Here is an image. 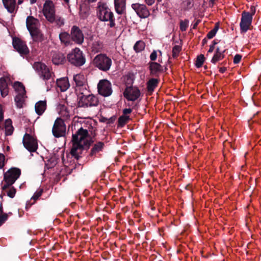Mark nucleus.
I'll return each instance as SVG.
<instances>
[{"mask_svg": "<svg viewBox=\"0 0 261 261\" xmlns=\"http://www.w3.org/2000/svg\"><path fill=\"white\" fill-rule=\"evenodd\" d=\"M242 56L239 54H237L234 56L233 58L234 64H238L241 61Z\"/></svg>", "mask_w": 261, "mask_h": 261, "instance_id": "nucleus-44", "label": "nucleus"}, {"mask_svg": "<svg viewBox=\"0 0 261 261\" xmlns=\"http://www.w3.org/2000/svg\"><path fill=\"white\" fill-rule=\"evenodd\" d=\"M97 16L101 21H109L110 28H114L115 26L113 13L106 4L102 3L98 5L97 9Z\"/></svg>", "mask_w": 261, "mask_h": 261, "instance_id": "nucleus-5", "label": "nucleus"}, {"mask_svg": "<svg viewBox=\"0 0 261 261\" xmlns=\"http://www.w3.org/2000/svg\"><path fill=\"white\" fill-rule=\"evenodd\" d=\"M226 50V49L222 50L220 47L217 46L216 48L215 54L211 60V62L216 64L218 62L223 59L225 57L224 53Z\"/></svg>", "mask_w": 261, "mask_h": 261, "instance_id": "nucleus-20", "label": "nucleus"}, {"mask_svg": "<svg viewBox=\"0 0 261 261\" xmlns=\"http://www.w3.org/2000/svg\"><path fill=\"white\" fill-rule=\"evenodd\" d=\"M191 3L190 2H188L187 3V5H188V6H190V5H191Z\"/></svg>", "mask_w": 261, "mask_h": 261, "instance_id": "nucleus-62", "label": "nucleus"}, {"mask_svg": "<svg viewBox=\"0 0 261 261\" xmlns=\"http://www.w3.org/2000/svg\"><path fill=\"white\" fill-rule=\"evenodd\" d=\"M155 0H145V3L149 6L153 5ZM158 3H160L162 0H156Z\"/></svg>", "mask_w": 261, "mask_h": 261, "instance_id": "nucleus-48", "label": "nucleus"}, {"mask_svg": "<svg viewBox=\"0 0 261 261\" xmlns=\"http://www.w3.org/2000/svg\"><path fill=\"white\" fill-rule=\"evenodd\" d=\"M4 119V113L3 112L2 108L0 105V122H2Z\"/></svg>", "mask_w": 261, "mask_h": 261, "instance_id": "nucleus-50", "label": "nucleus"}, {"mask_svg": "<svg viewBox=\"0 0 261 261\" xmlns=\"http://www.w3.org/2000/svg\"><path fill=\"white\" fill-rule=\"evenodd\" d=\"M85 94H75V102L78 100V107L88 108L97 106L99 103L98 99L93 94H89V91L83 92Z\"/></svg>", "mask_w": 261, "mask_h": 261, "instance_id": "nucleus-3", "label": "nucleus"}, {"mask_svg": "<svg viewBox=\"0 0 261 261\" xmlns=\"http://www.w3.org/2000/svg\"><path fill=\"white\" fill-rule=\"evenodd\" d=\"M43 13L46 19L50 23L55 22L58 27H61L64 24L63 19L60 17L56 16L54 6L52 2H45L43 5Z\"/></svg>", "mask_w": 261, "mask_h": 261, "instance_id": "nucleus-4", "label": "nucleus"}, {"mask_svg": "<svg viewBox=\"0 0 261 261\" xmlns=\"http://www.w3.org/2000/svg\"><path fill=\"white\" fill-rule=\"evenodd\" d=\"M132 7L140 18H146L149 15V12L144 4H133Z\"/></svg>", "mask_w": 261, "mask_h": 261, "instance_id": "nucleus-19", "label": "nucleus"}, {"mask_svg": "<svg viewBox=\"0 0 261 261\" xmlns=\"http://www.w3.org/2000/svg\"><path fill=\"white\" fill-rule=\"evenodd\" d=\"M81 16L83 17V18H85L87 16V14L86 13V11H83V10H81Z\"/></svg>", "mask_w": 261, "mask_h": 261, "instance_id": "nucleus-52", "label": "nucleus"}, {"mask_svg": "<svg viewBox=\"0 0 261 261\" xmlns=\"http://www.w3.org/2000/svg\"><path fill=\"white\" fill-rule=\"evenodd\" d=\"M59 37L61 44L66 46L71 44L72 40L71 36L68 32L64 31L60 33Z\"/></svg>", "mask_w": 261, "mask_h": 261, "instance_id": "nucleus-23", "label": "nucleus"}, {"mask_svg": "<svg viewBox=\"0 0 261 261\" xmlns=\"http://www.w3.org/2000/svg\"><path fill=\"white\" fill-rule=\"evenodd\" d=\"M93 64L100 70L107 72L111 67L112 61L111 58L106 54H100L95 57L93 60Z\"/></svg>", "mask_w": 261, "mask_h": 261, "instance_id": "nucleus-7", "label": "nucleus"}, {"mask_svg": "<svg viewBox=\"0 0 261 261\" xmlns=\"http://www.w3.org/2000/svg\"><path fill=\"white\" fill-rule=\"evenodd\" d=\"M150 75L153 77H159L161 73L164 72L162 66L155 62H149L148 64Z\"/></svg>", "mask_w": 261, "mask_h": 261, "instance_id": "nucleus-18", "label": "nucleus"}, {"mask_svg": "<svg viewBox=\"0 0 261 261\" xmlns=\"http://www.w3.org/2000/svg\"><path fill=\"white\" fill-rule=\"evenodd\" d=\"M160 82V80L156 78H151L148 80L146 83L147 90L151 94L154 91V89L158 87Z\"/></svg>", "mask_w": 261, "mask_h": 261, "instance_id": "nucleus-25", "label": "nucleus"}, {"mask_svg": "<svg viewBox=\"0 0 261 261\" xmlns=\"http://www.w3.org/2000/svg\"><path fill=\"white\" fill-rule=\"evenodd\" d=\"M108 118L102 117L100 119V121L101 122H107Z\"/></svg>", "mask_w": 261, "mask_h": 261, "instance_id": "nucleus-54", "label": "nucleus"}, {"mask_svg": "<svg viewBox=\"0 0 261 261\" xmlns=\"http://www.w3.org/2000/svg\"><path fill=\"white\" fill-rule=\"evenodd\" d=\"M242 17L240 23V30L241 33H246L250 29L251 25L252 18L249 12L245 11L242 13Z\"/></svg>", "mask_w": 261, "mask_h": 261, "instance_id": "nucleus-13", "label": "nucleus"}, {"mask_svg": "<svg viewBox=\"0 0 261 261\" xmlns=\"http://www.w3.org/2000/svg\"><path fill=\"white\" fill-rule=\"evenodd\" d=\"M26 97V94H17L14 98V101L17 108H21L23 107L24 99Z\"/></svg>", "mask_w": 261, "mask_h": 261, "instance_id": "nucleus-30", "label": "nucleus"}, {"mask_svg": "<svg viewBox=\"0 0 261 261\" xmlns=\"http://www.w3.org/2000/svg\"><path fill=\"white\" fill-rule=\"evenodd\" d=\"M124 96L129 101H135L140 96L141 92L137 87H127L123 92Z\"/></svg>", "mask_w": 261, "mask_h": 261, "instance_id": "nucleus-16", "label": "nucleus"}, {"mask_svg": "<svg viewBox=\"0 0 261 261\" xmlns=\"http://www.w3.org/2000/svg\"><path fill=\"white\" fill-rule=\"evenodd\" d=\"M189 25V21L187 19L180 21V30L182 31H186Z\"/></svg>", "mask_w": 261, "mask_h": 261, "instance_id": "nucleus-40", "label": "nucleus"}, {"mask_svg": "<svg viewBox=\"0 0 261 261\" xmlns=\"http://www.w3.org/2000/svg\"><path fill=\"white\" fill-rule=\"evenodd\" d=\"M26 27L34 41L42 42L44 40V36L40 30V23L38 19L32 16H28Z\"/></svg>", "mask_w": 261, "mask_h": 261, "instance_id": "nucleus-2", "label": "nucleus"}, {"mask_svg": "<svg viewBox=\"0 0 261 261\" xmlns=\"http://www.w3.org/2000/svg\"><path fill=\"white\" fill-rule=\"evenodd\" d=\"M88 1H89V2H95L96 0H87Z\"/></svg>", "mask_w": 261, "mask_h": 261, "instance_id": "nucleus-60", "label": "nucleus"}, {"mask_svg": "<svg viewBox=\"0 0 261 261\" xmlns=\"http://www.w3.org/2000/svg\"><path fill=\"white\" fill-rule=\"evenodd\" d=\"M199 22V20H197V21H196V22L193 24V29H195V28L197 27V25H198V24Z\"/></svg>", "mask_w": 261, "mask_h": 261, "instance_id": "nucleus-56", "label": "nucleus"}, {"mask_svg": "<svg viewBox=\"0 0 261 261\" xmlns=\"http://www.w3.org/2000/svg\"><path fill=\"white\" fill-rule=\"evenodd\" d=\"M116 117L115 116L111 117L109 119H108L107 123L108 124H113L115 121Z\"/></svg>", "mask_w": 261, "mask_h": 261, "instance_id": "nucleus-49", "label": "nucleus"}, {"mask_svg": "<svg viewBox=\"0 0 261 261\" xmlns=\"http://www.w3.org/2000/svg\"><path fill=\"white\" fill-rule=\"evenodd\" d=\"M23 144L24 147L30 152H35L38 148L37 142L31 135L25 134L23 138Z\"/></svg>", "mask_w": 261, "mask_h": 261, "instance_id": "nucleus-15", "label": "nucleus"}, {"mask_svg": "<svg viewBox=\"0 0 261 261\" xmlns=\"http://www.w3.org/2000/svg\"><path fill=\"white\" fill-rule=\"evenodd\" d=\"M37 2V0H30V3L33 4Z\"/></svg>", "mask_w": 261, "mask_h": 261, "instance_id": "nucleus-58", "label": "nucleus"}, {"mask_svg": "<svg viewBox=\"0 0 261 261\" xmlns=\"http://www.w3.org/2000/svg\"><path fill=\"white\" fill-rule=\"evenodd\" d=\"M34 68L44 80H48L50 79L52 72L45 64L41 62H36L34 64Z\"/></svg>", "mask_w": 261, "mask_h": 261, "instance_id": "nucleus-12", "label": "nucleus"}, {"mask_svg": "<svg viewBox=\"0 0 261 261\" xmlns=\"http://www.w3.org/2000/svg\"><path fill=\"white\" fill-rule=\"evenodd\" d=\"M71 40L76 44H82L84 42V36L82 31L76 25H73L70 31Z\"/></svg>", "mask_w": 261, "mask_h": 261, "instance_id": "nucleus-17", "label": "nucleus"}, {"mask_svg": "<svg viewBox=\"0 0 261 261\" xmlns=\"http://www.w3.org/2000/svg\"><path fill=\"white\" fill-rule=\"evenodd\" d=\"M14 128L12 124L11 119H7L5 121V134L6 136L11 135L13 132Z\"/></svg>", "mask_w": 261, "mask_h": 261, "instance_id": "nucleus-32", "label": "nucleus"}, {"mask_svg": "<svg viewBox=\"0 0 261 261\" xmlns=\"http://www.w3.org/2000/svg\"><path fill=\"white\" fill-rule=\"evenodd\" d=\"M255 12H256V9L255 8V7H254L253 6H251L250 9V12H249V14L251 15L252 18H253V16L255 14Z\"/></svg>", "mask_w": 261, "mask_h": 261, "instance_id": "nucleus-47", "label": "nucleus"}, {"mask_svg": "<svg viewBox=\"0 0 261 261\" xmlns=\"http://www.w3.org/2000/svg\"><path fill=\"white\" fill-rule=\"evenodd\" d=\"M145 47V43L142 40H139L135 44L134 46V49L136 53H139L143 50Z\"/></svg>", "mask_w": 261, "mask_h": 261, "instance_id": "nucleus-34", "label": "nucleus"}, {"mask_svg": "<svg viewBox=\"0 0 261 261\" xmlns=\"http://www.w3.org/2000/svg\"><path fill=\"white\" fill-rule=\"evenodd\" d=\"M64 1L66 3H68L69 2V0H64Z\"/></svg>", "mask_w": 261, "mask_h": 261, "instance_id": "nucleus-64", "label": "nucleus"}, {"mask_svg": "<svg viewBox=\"0 0 261 261\" xmlns=\"http://www.w3.org/2000/svg\"><path fill=\"white\" fill-rule=\"evenodd\" d=\"M13 87L18 94H26V91L24 85L20 82H15Z\"/></svg>", "mask_w": 261, "mask_h": 261, "instance_id": "nucleus-31", "label": "nucleus"}, {"mask_svg": "<svg viewBox=\"0 0 261 261\" xmlns=\"http://www.w3.org/2000/svg\"><path fill=\"white\" fill-rule=\"evenodd\" d=\"M130 119L129 116L121 115L118 120V127H123Z\"/></svg>", "mask_w": 261, "mask_h": 261, "instance_id": "nucleus-33", "label": "nucleus"}, {"mask_svg": "<svg viewBox=\"0 0 261 261\" xmlns=\"http://www.w3.org/2000/svg\"><path fill=\"white\" fill-rule=\"evenodd\" d=\"M157 58V53L155 50H153L150 55V62H154Z\"/></svg>", "mask_w": 261, "mask_h": 261, "instance_id": "nucleus-43", "label": "nucleus"}, {"mask_svg": "<svg viewBox=\"0 0 261 261\" xmlns=\"http://www.w3.org/2000/svg\"><path fill=\"white\" fill-rule=\"evenodd\" d=\"M219 29V23L217 22L215 23L214 28L207 33V38L209 39L213 38L216 35Z\"/></svg>", "mask_w": 261, "mask_h": 261, "instance_id": "nucleus-36", "label": "nucleus"}, {"mask_svg": "<svg viewBox=\"0 0 261 261\" xmlns=\"http://www.w3.org/2000/svg\"><path fill=\"white\" fill-rule=\"evenodd\" d=\"M132 110L130 108L124 109L123 110L122 113L123 115L127 116V115L129 114L132 113Z\"/></svg>", "mask_w": 261, "mask_h": 261, "instance_id": "nucleus-46", "label": "nucleus"}, {"mask_svg": "<svg viewBox=\"0 0 261 261\" xmlns=\"http://www.w3.org/2000/svg\"><path fill=\"white\" fill-rule=\"evenodd\" d=\"M89 137L88 131L83 127H81L75 134L72 135V147L70 153L76 160L81 157L80 154L82 153L83 150L88 149L93 142L91 138L88 139Z\"/></svg>", "mask_w": 261, "mask_h": 261, "instance_id": "nucleus-1", "label": "nucleus"}, {"mask_svg": "<svg viewBox=\"0 0 261 261\" xmlns=\"http://www.w3.org/2000/svg\"><path fill=\"white\" fill-rule=\"evenodd\" d=\"M23 0H18V5H21L23 3Z\"/></svg>", "mask_w": 261, "mask_h": 261, "instance_id": "nucleus-59", "label": "nucleus"}, {"mask_svg": "<svg viewBox=\"0 0 261 261\" xmlns=\"http://www.w3.org/2000/svg\"><path fill=\"white\" fill-rule=\"evenodd\" d=\"M4 191L7 192V196H9V197L12 198L14 197V196L15 195V194L16 192V190L14 187L11 186L9 188H8L6 190Z\"/></svg>", "mask_w": 261, "mask_h": 261, "instance_id": "nucleus-39", "label": "nucleus"}, {"mask_svg": "<svg viewBox=\"0 0 261 261\" xmlns=\"http://www.w3.org/2000/svg\"><path fill=\"white\" fill-rule=\"evenodd\" d=\"M57 164V161L55 158H51L48 161V163L46 164L48 166V168H53Z\"/></svg>", "mask_w": 261, "mask_h": 261, "instance_id": "nucleus-41", "label": "nucleus"}, {"mask_svg": "<svg viewBox=\"0 0 261 261\" xmlns=\"http://www.w3.org/2000/svg\"><path fill=\"white\" fill-rule=\"evenodd\" d=\"M13 47L19 53L21 56L23 57L29 54L30 51L25 42L19 38H13Z\"/></svg>", "mask_w": 261, "mask_h": 261, "instance_id": "nucleus-11", "label": "nucleus"}, {"mask_svg": "<svg viewBox=\"0 0 261 261\" xmlns=\"http://www.w3.org/2000/svg\"><path fill=\"white\" fill-rule=\"evenodd\" d=\"M97 89L99 94L105 97L110 96L112 92L111 84L107 80H100L98 84Z\"/></svg>", "mask_w": 261, "mask_h": 261, "instance_id": "nucleus-14", "label": "nucleus"}, {"mask_svg": "<svg viewBox=\"0 0 261 261\" xmlns=\"http://www.w3.org/2000/svg\"><path fill=\"white\" fill-rule=\"evenodd\" d=\"M56 84L57 86L60 88L61 91L62 92L67 90L70 86L68 81L66 78H62L57 80Z\"/></svg>", "mask_w": 261, "mask_h": 261, "instance_id": "nucleus-29", "label": "nucleus"}, {"mask_svg": "<svg viewBox=\"0 0 261 261\" xmlns=\"http://www.w3.org/2000/svg\"><path fill=\"white\" fill-rule=\"evenodd\" d=\"M226 67H220L219 68V71L221 73H224L226 71Z\"/></svg>", "mask_w": 261, "mask_h": 261, "instance_id": "nucleus-53", "label": "nucleus"}, {"mask_svg": "<svg viewBox=\"0 0 261 261\" xmlns=\"http://www.w3.org/2000/svg\"><path fill=\"white\" fill-rule=\"evenodd\" d=\"M66 126L64 121L61 118H57L52 128V133L55 138L64 137L66 135Z\"/></svg>", "mask_w": 261, "mask_h": 261, "instance_id": "nucleus-9", "label": "nucleus"}, {"mask_svg": "<svg viewBox=\"0 0 261 261\" xmlns=\"http://www.w3.org/2000/svg\"><path fill=\"white\" fill-rule=\"evenodd\" d=\"M67 60L71 64L76 67L83 65L86 59L83 56V52L79 48H75L69 53L67 57Z\"/></svg>", "mask_w": 261, "mask_h": 261, "instance_id": "nucleus-8", "label": "nucleus"}, {"mask_svg": "<svg viewBox=\"0 0 261 261\" xmlns=\"http://www.w3.org/2000/svg\"><path fill=\"white\" fill-rule=\"evenodd\" d=\"M42 193H43V190L42 189H40V190L37 191L34 193L33 196H32V199H33L35 201L37 200L39 198V197L41 196V195H42Z\"/></svg>", "mask_w": 261, "mask_h": 261, "instance_id": "nucleus-42", "label": "nucleus"}, {"mask_svg": "<svg viewBox=\"0 0 261 261\" xmlns=\"http://www.w3.org/2000/svg\"><path fill=\"white\" fill-rule=\"evenodd\" d=\"M205 60V57L203 55L200 54L196 58L195 66L197 68H200L202 67Z\"/></svg>", "mask_w": 261, "mask_h": 261, "instance_id": "nucleus-37", "label": "nucleus"}, {"mask_svg": "<svg viewBox=\"0 0 261 261\" xmlns=\"http://www.w3.org/2000/svg\"><path fill=\"white\" fill-rule=\"evenodd\" d=\"M66 61L64 55L60 52H54L52 56V62L55 65L63 64Z\"/></svg>", "mask_w": 261, "mask_h": 261, "instance_id": "nucleus-21", "label": "nucleus"}, {"mask_svg": "<svg viewBox=\"0 0 261 261\" xmlns=\"http://www.w3.org/2000/svg\"><path fill=\"white\" fill-rule=\"evenodd\" d=\"M21 175V170L16 167H12L4 174L3 181L5 184L2 187L3 191L6 190L13 185Z\"/></svg>", "mask_w": 261, "mask_h": 261, "instance_id": "nucleus-6", "label": "nucleus"}, {"mask_svg": "<svg viewBox=\"0 0 261 261\" xmlns=\"http://www.w3.org/2000/svg\"><path fill=\"white\" fill-rule=\"evenodd\" d=\"M73 80L75 83L76 93L84 94L83 92H87V79L83 74H77L73 76Z\"/></svg>", "mask_w": 261, "mask_h": 261, "instance_id": "nucleus-10", "label": "nucleus"}, {"mask_svg": "<svg viewBox=\"0 0 261 261\" xmlns=\"http://www.w3.org/2000/svg\"><path fill=\"white\" fill-rule=\"evenodd\" d=\"M181 50V46L180 45H176L172 48V57L173 58H176L179 54L180 51Z\"/></svg>", "mask_w": 261, "mask_h": 261, "instance_id": "nucleus-38", "label": "nucleus"}, {"mask_svg": "<svg viewBox=\"0 0 261 261\" xmlns=\"http://www.w3.org/2000/svg\"><path fill=\"white\" fill-rule=\"evenodd\" d=\"M104 146V143L101 141H98L94 144L90 150L89 157L96 156L97 153L102 151Z\"/></svg>", "mask_w": 261, "mask_h": 261, "instance_id": "nucleus-22", "label": "nucleus"}, {"mask_svg": "<svg viewBox=\"0 0 261 261\" xmlns=\"http://www.w3.org/2000/svg\"><path fill=\"white\" fill-rule=\"evenodd\" d=\"M66 109L67 108L63 106V110H65V111H66Z\"/></svg>", "mask_w": 261, "mask_h": 261, "instance_id": "nucleus-63", "label": "nucleus"}, {"mask_svg": "<svg viewBox=\"0 0 261 261\" xmlns=\"http://www.w3.org/2000/svg\"><path fill=\"white\" fill-rule=\"evenodd\" d=\"M115 8L118 14H122L125 10L126 0H114Z\"/></svg>", "mask_w": 261, "mask_h": 261, "instance_id": "nucleus-26", "label": "nucleus"}, {"mask_svg": "<svg viewBox=\"0 0 261 261\" xmlns=\"http://www.w3.org/2000/svg\"><path fill=\"white\" fill-rule=\"evenodd\" d=\"M8 214L4 213L2 203H0V226H1L8 219Z\"/></svg>", "mask_w": 261, "mask_h": 261, "instance_id": "nucleus-35", "label": "nucleus"}, {"mask_svg": "<svg viewBox=\"0 0 261 261\" xmlns=\"http://www.w3.org/2000/svg\"><path fill=\"white\" fill-rule=\"evenodd\" d=\"M214 49H215V46H214L213 45H211L210 46V48H209V49H208L207 53H212L214 51Z\"/></svg>", "mask_w": 261, "mask_h": 261, "instance_id": "nucleus-51", "label": "nucleus"}, {"mask_svg": "<svg viewBox=\"0 0 261 261\" xmlns=\"http://www.w3.org/2000/svg\"><path fill=\"white\" fill-rule=\"evenodd\" d=\"M5 156L3 154L0 153V169H2L5 166Z\"/></svg>", "mask_w": 261, "mask_h": 261, "instance_id": "nucleus-45", "label": "nucleus"}, {"mask_svg": "<svg viewBox=\"0 0 261 261\" xmlns=\"http://www.w3.org/2000/svg\"><path fill=\"white\" fill-rule=\"evenodd\" d=\"M0 92L3 97H6L9 93L8 84L4 77L0 78Z\"/></svg>", "mask_w": 261, "mask_h": 261, "instance_id": "nucleus-24", "label": "nucleus"}, {"mask_svg": "<svg viewBox=\"0 0 261 261\" xmlns=\"http://www.w3.org/2000/svg\"><path fill=\"white\" fill-rule=\"evenodd\" d=\"M3 5L7 11L10 13L14 12L16 7V0H2Z\"/></svg>", "mask_w": 261, "mask_h": 261, "instance_id": "nucleus-27", "label": "nucleus"}, {"mask_svg": "<svg viewBox=\"0 0 261 261\" xmlns=\"http://www.w3.org/2000/svg\"><path fill=\"white\" fill-rule=\"evenodd\" d=\"M35 109L37 115H42L46 109V101L45 100L39 101L35 104Z\"/></svg>", "mask_w": 261, "mask_h": 261, "instance_id": "nucleus-28", "label": "nucleus"}, {"mask_svg": "<svg viewBox=\"0 0 261 261\" xmlns=\"http://www.w3.org/2000/svg\"><path fill=\"white\" fill-rule=\"evenodd\" d=\"M207 43V39L206 38H204L202 41V45H204L205 44Z\"/></svg>", "mask_w": 261, "mask_h": 261, "instance_id": "nucleus-57", "label": "nucleus"}, {"mask_svg": "<svg viewBox=\"0 0 261 261\" xmlns=\"http://www.w3.org/2000/svg\"><path fill=\"white\" fill-rule=\"evenodd\" d=\"M189 188H190V186L189 185H187L186 187V189L187 190H189Z\"/></svg>", "mask_w": 261, "mask_h": 261, "instance_id": "nucleus-61", "label": "nucleus"}, {"mask_svg": "<svg viewBox=\"0 0 261 261\" xmlns=\"http://www.w3.org/2000/svg\"><path fill=\"white\" fill-rule=\"evenodd\" d=\"M218 42L216 40H214L212 42V44L211 45H213L214 46H215L217 44H218Z\"/></svg>", "mask_w": 261, "mask_h": 261, "instance_id": "nucleus-55", "label": "nucleus"}]
</instances>
